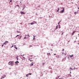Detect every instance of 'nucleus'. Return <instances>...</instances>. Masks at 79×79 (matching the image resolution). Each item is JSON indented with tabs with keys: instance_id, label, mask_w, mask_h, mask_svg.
I'll return each mask as SVG.
<instances>
[{
	"instance_id": "412c9836",
	"label": "nucleus",
	"mask_w": 79,
	"mask_h": 79,
	"mask_svg": "<svg viewBox=\"0 0 79 79\" xmlns=\"http://www.w3.org/2000/svg\"><path fill=\"white\" fill-rule=\"evenodd\" d=\"M25 8V6H23V9H24V8Z\"/></svg>"
},
{
	"instance_id": "4d7b16f0",
	"label": "nucleus",
	"mask_w": 79,
	"mask_h": 79,
	"mask_svg": "<svg viewBox=\"0 0 79 79\" xmlns=\"http://www.w3.org/2000/svg\"><path fill=\"white\" fill-rule=\"evenodd\" d=\"M78 9H79V7L78 8Z\"/></svg>"
},
{
	"instance_id": "603ef678",
	"label": "nucleus",
	"mask_w": 79,
	"mask_h": 79,
	"mask_svg": "<svg viewBox=\"0 0 79 79\" xmlns=\"http://www.w3.org/2000/svg\"><path fill=\"white\" fill-rule=\"evenodd\" d=\"M16 37H16V36L15 37V38H16Z\"/></svg>"
},
{
	"instance_id": "de8ad7c7",
	"label": "nucleus",
	"mask_w": 79,
	"mask_h": 79,
	"mask_svg": "<svg viewBox=\"0 0 79 79\" xmlns=\"http://www.w3.org/2000/svg\"><path fill=\"white\" fill-rule=\"evenodd\" d=\"M70 77H72V76L71 75H70Z\"/></svg>"
},
{
	"instance_id": "0e129e2a",
	"label": "nucleus",
	"mask_w": 79,
	"mask_h": 79,
	"mask_svg": "<svg viewBox=\"0 0 79 79\" xmlns=\"http://www.w3.org/2000/svg\"><path fill=\"white\" fill-rule=\"evenodd\" d=\"M70 73H71V72H70Z\"/></svg>"
},
{
	"instance_id": "cd10ccee",
	"label": "nucleus",
	"mask_w": 79,
	"mask_h": 79,
	"mask_svg": "<svg viewBox=\"0 0 79 79\" xmlns=\"http://www.w3.org/2000/svg\"><path fill=\"white\" fill-rule=\"evenodd\" d=\"M16 59H17V60H18V58L17 57Z\"/></svg>"
},
{
	"instance_id": "e433bc0d",
	"label": "nucleus",
	"mask_w": 79,
	"mask_h": 79,
	"mask_svg": "<svg viewBox=\"0 0 79 79\" xmlns=\"http://www.w3.org/2000/svg\"><path fill=\"white\" fill-rule=\"evenodd\" d=\"M76 13H77V14H78V12H76Z\"/></svg>"
},
{
	"instance_id": "09e8293b",
	"label": "nucleus",
	"mask_w": 79,
	"mask_h": 79,
	"mask_svg": "<svg viewBox=\"0 0 79 79\" xmlns=\"http://www.w3.org/2000/svg\"><path fill=\"white\" fill-rule=\"evenodd\" d=\"M59 77H60V76H58V78H59Z\"/></svg>"
},
{
	"instance_id": "9b49d317",
	"label": "nucleus",
	"mask_w": 79,
	"mask_h": 79,
	"mask_svg": "<svg viewBox=\"0 0 79 79\" xmlns=\"http://www.w3.org/2000/svg\"><path fill=\"white\" fill-rule=\"evenodd\" d=\"M33 63H34L33 62H32L31 63H32V64H31V66H33Z\"/></svg>"
},
{
	"instance_id": "39448f33",
	"label": "nucleus",
	"mask_w": 79,
	"mask_h": 79,
	"mask_svg": "<svg viewBox=\"0 0 79 79\" xmlns=\"http://www.w3.org/2000/svg\"><path fill=\"white\" fill-rule=\"evenodd\" d=\"M20 13L21 14V15H23H23H25V14H26V13H25V12H24L23 11L20 12Z\"/></svg>"
},
{
	"instance_id": "7c9ffc66",
	"label": "nucleus",
	"mask_w": 79,
	"mask_h": 79,
	"mask_svg": "<svg viewBox=\"0 0 79 79\" xmlns=\"http://www.w3.org/2000/svg\"><path fill=\"white\" fill-rule=\"evenodd\" d=\"M32 47V46L30 45L29 46V47Z\"/></svg>"
},
{
	"instance_id": "f03ea898",
	"label": "nucleus",
	"mask_w": 79,
	"mask_h": 79,
	"mask_svg": "<svg viewBox=\"0 0 79 79\" xmlns=\"http://www.w3.org/2000/svg\"><path fill=\"white\" fill-rule=\"evenodd\" d=\"M37 24V22H35V21L33 22V23H28V24H31V25H33V24Z\"/></svg>"
},
{
	"instance_id": "f704fd0d",
	"label": "nucleus",
	"mask_w": 79,
	"mask_h": 79,
	"mask_svg": "<svg viewBox=\"0 0 79 79\" xmlns=\"http://www.w3.org/2000/svg\"><path fill=\"white\" fill-rule=\"evenodd\" d=\"M30 60V61H33L32 60Z\"/></svg>"
},
{
	"instance_id": "79ce46f5",
	"label": "nucleus",
	"mask_w": 79,
	"mask_h": 79,
	"mask_svg": "<svg viewBox=\"0 0 79 79\" xmlns=\"http://www.w3.org/2000/svg\"><path fill=\"white\" fill-rule=\"evenodd\" d=\"M76 12H75L74 13V14H76Z\"/></svg>"
},
{
	"instance_id": "bf43d9fd",
	"label": "nucleus",
	"mask_w": 79,
	"mask_h": 79,
	"mask_svg": "<svg viewBox=\"0 0 79 79\" xmlns=\"http://www.w3.org/2000/svg\"><path fill=\"white\" fill-rule=\"evenodd\" d=\"M76 15V14H75V15Z\"/></svg>"
},
{
	"instance_id": "c756f323",
	"label": "nucleus",
	"mask_w": 79,
	"mask_h": 79,
	"mask_svg": "<svg viewBox=\"0 0 79 79\" xmlns=\"http://www.w3.org/2000/svg\"><path fill=\"white\" fill-rule=\"evenodd\" d=\"M59 26H60V27H59V28H60L61 27H60V25H59Z\"/></svg>"
},
{
	"instance_id": "a18cd8bd",
	"label": "nucleus",
	"mask_w": 79,
	"mask_h": 79,
	"mask_svg": "<svg viewBox=\"0 0 79 79\" xmlns=\"http://www.w3.org/2000/svg\"><path fill=\"white\" fill-rule=\"evenodd\" d=\"M36 15H37V16L38 15L37 14H36Z\"/></svg>"
},
{
	"instance_id": "37998d69",
	"label": "nucleus",
	"mask_w": 79,
	"mask_h": 79,
	"mask_svg": "<svg viewBox=\"0 0 79 79\" xmlns=\"http://www.w3.org/2000/svg\"><path fill=\"white\" fill-rule=\"evenodd\" d=\"M12 2V1L11 0V1H10V2Z\"/></svg>"
},
{
	"instance_id": "6e6d98bb",
	"label": "nucleus",
	"mask_w": 79,
	"mask_h": 79,
	"mask_svg": "<svg viewBox=\"0 0 79 79\" xmlns=\"http://www.w3.org/2000/svg\"><path fill=\"white\" fill-rule=\"evenodd\" d=\"M48 1H49V0H47Z\"/></svg>"
},
{
	"instance_id": "c85d7f7f",
	"label": "nucleus",
	"mask_w": 79,
	"mask_h": 79,
	"mask_svg": "<svg viewBox=\"0 0 79 79\" xmlns=\"http://www.w3.org/2000/svg\"><path fill=\"white\" fill-rule=\"evenodd\" d=\"M42 64H43V65L44 66V63H43Z\"/></svg>"
},
{
	"instance_id": "423d86ee",
	"label": "nucleus",
	"mask_w": 79,
	"mask_h": 79,
	"mask_svg": "<svg viewBox=\"0 0 79 79\" xmlns=\"http://www.w3.org/2000/svg\"><path fill=\"white\" fill-rule=\"evenodd\" d=\"M15 63L16 64H18L19 63V62L18 61H16V62H15Z\"/></svg>"
},
{
	"instance_id": "5701e85b",
	"label": "nucleus",
	"mask_w": 79,
	"mask_h": 79,
	"mask_svg": "<svg viewBox=\"0 0 79 79\" xmlns=\"http://www.w3.org/2000/svg\"><path fill=\"white\" fill-rule=\"evenodd\" d=\"M15 49H16V50H17L18 49V48H16V47H15Z\"/></svg>"
},
{
	"instance_id": "a19ab883",
	"label": "nucleus",
	"mask_w": 79,
	"mask_h": 79,
	"mask_svg": "<svg viewBox=\"0 0 79 79\" xmlns=\"http://www.w3.org/2000/svg\"><path fill=\"white\" fill-rule=\"evenodd\" d=\"M24 55H22L21 56H24Z\"/></svg>"
},
{
	"instance_id": "6e6552de",
	"label": "nucleus",
	"mask_w": 79,
	"mask_h": 79,
	"mask_svg": "<svg viewBox=\"0 0 79 79\" xmlns=\"http://www.w3.org/2000/svg\"><path fill=\"white\" fill-rule=\"evenodd\" d=\"M28 76H29V74H27L26 76V77H28Z\"/></svg>"
},
{
	"instance_id": "e2e57ef3",
	"label": "nucleus",
	"mask_w": 79,
	"mask_h": 79,
	"mask_svg": "<svg viewBox=\"0 0 79 79\" xmlns=\"http://www.w3.org/2000/svg\"><path fill=\"white\" fill-rule=\"evenodd\" d=\"M76 69H77V68H76Z\"/></svg>"
},
{
	"instance_id": "58836bf2",
	"label": "nucleus",
	"mask_w": 79,
	"mask_h": 79,
	"mask_svg": "<svg viewBox=\"0 0 79 79\" xmlns=\"http://www.w3.org/2000/svg\"><path fill=\"white\" fill-rule=\"evenodd\" d=\"M56 55V54H54V55Z\"/></svg>"
},
{
	"instance_id": "052dcab7",
	"label": "nucleus",
	"mask_w": 79,
	"mask_h": 79,
	"mask_svg": "<svg viewBox=\"0 0 79 79\" xmlns=\"http://www.w3.org/2000/svg\"><path fill=\"white\" fill-rule=\"evenodd\" d=\"M29 37H30V36H29Z\"/></svg>"
},
{
	"instance_id": "2f4dec72",
	"label": "nucleus",
	"mask_w": 79,
	"mask_h": 79,
	"mask_svg": "<svg viewBox=\"0 0 79 79\" xmlns=\"http://www.w3.org/2000/svg\"><path fill=\"white\" fill-rule=\"evenodd\" d=\"M75 69H76V68L74 67L73 69L74 70H75Z\"/></svg>"
},
{
	"instance_id": "4be33fe9",
	"label": "nucleus",
	"mask_w": 79,
	"mask_h": 79,
	"mask_svg": "<svg viewBox=\"0 0 79 79\" xmlns=\"http://www.w3.org/2000/svg\"><path fill=\"white\" fill-rule=\"evenodd\" d=\"M48 54H49V55H51V54H50V53H48Z\"/></svg>"
},
{
	"instance_id": "bb28decb",
	"label": "nucleus",
	"mask_w": 79,
	"mask_h": 79,
	"mask_svg": "<svg viewBox=\"0 0 79 79\" xmlns=\"http://www.w3.org/2000/svg\"><path fill=\"white\" fill-rule=\"evenodd\" d=\"M20 39H21V38L22 36H20Z\"/></svg>"
},
{
	"instance_id": "a211bd4d",
	"label": "nucleus",
	"mask_w": 79,
	"mask_h": 79,
	"mask_svg": "<svg viewBox=\"0 0 79 79\" xmlns=\"http://www.w3.org/2000/svg\"><path fill=\"white\" fill-rule=\"evenodd\" d=\"M3 78H5V77H2L0 79H3Z\"/></svg>"
},
{
	"instance_id": "aec40b11",
	"label": "nucleus",
	"mask_w": 79,
	"mask_h": 79,
	"mask_svg": "<svg viewBox=\"0 0 79 79\" xmlns=\"http://www.w3.org/2000/svg\"><path fill=\"white\" fill-rule=\"evenodd\" d=\"M23 59L24 60H25V57H23Z\"/></svg>"
},
{
	"instance_id": "f257e3e1",
	"label": "nucleus",
	"mask_w": 79,
	"mask_h": 79,
	"mask_svg": "<svg viewBox=\"0 0 79 79\" xmlns=\"http://www.w3.org/2000/svg\"><path fill=\"white\" fill-rule=\"evenodd\" d=\"M14 61H11L8 62V64L9 65H10V66H13L14 65Z\"/></svg>"
},
{
	"instance_id": "864d4df0",
	"label": "nucleus",
	"mask_w": 79,
	"mask_h": 79,
	"mask_svg": "<svg viewBox=\"0 0 79 79\" xmlns=\"http://www.w3.org/2000/svg\"><path fill=\"white\" fill-rule=\"evenodd\" d=\"M17 57H18V56H17Z\"/></svg>"
},
{
	"instance_id": "5fc2aeb1",
	"label": "nucleus",
	"mask_w": 79,
	"mask_h": 79,
	"mask_svg": "<svg viewBox=\"0 0 79 79\" xmlns=\"http://www.w3.org/2000/svg\"><path fill=\"white\" fill-rule=\"evenodd\" d=\"M41 74L42 73V72H41Z\"/></svg>"
},
{
	"instance_id": "4468645a",
	"label": "nucleus",
	"mask_w": 79,
	"mask_h": 79,
	"mask_svg": "<svg viewBox=\"0 0 79 79\" xmlns=\"http://www.w3.org/2000/svg\"><path fill=\"white\" fill-rule=\"evenodd\" d=\"M17 33H20V32H21L19 31H17Z\"/></svg>"
},
{
	"instance_id": "a878e982",
	"label": "nucleus",
	"mask_w": 79,
	"mask_h": 79,
	"mask_svg": "<svg viewBox=\"0 0 79 79\" xmlns=\"http://www.w3.org/2000/svg\"><path fill=\"white\" fill-rule=\"evenodd\" d=\"M64 49H63V50H62V51L64 52Z\"/></svg>"
},
{
	"instance_id": "680f3d73",
	"label": "nucleus",
	"mask_w": 79,
	"mask_h": 79,
	"mask_svg": "<svg viewBox=\"0 0 79 79\" xmlns=\"http://www.w3.org/2000/svg\"><path fill=\"white\" fill-rule=\"evenodd\" d=\"M78 35H79V34H78Z\"/></svg>"
},
{
	"instance_id": "13d9d810",
	"label": "nucleus",
	"mask_w": 79,
	"mask_h": 79,
	"mask_svg": "<svg viewBox=\"0 0 79 79\" xmlns=\"http://www.w3.org/2000/svg\"><path fill=\"white\" fill-rule=\"evenodd\" d=\"M66 55V54H65V55Z\"/></svg>"
},
{
	"instance_id": "3c124183",
	"label": "nucleus",
	"mask_w": 79,
	"mask_h": 79,
	"mask_svg": "<svg viewBox=\"0 0 79 79\" xmlns=\"http://www.w3.org/2000/svg\"><path fill=\"white\" fill-rule=\"evenodd\" d=\"M56 79H58V78H57V77H56Z\"/></svg>"
},
{
	"instance_id": "49530a36",
	"label": "nucleus",
	"mask_w": 79,
	"mask_h": 79,
	"mask_svg": "<svg viewBox=\"0 0 79 79\" xmlns=\"http://www.w3.org/2000/svg\"><path fill=\"white\" fill-rule=\"evenodd\" d=\"M22 10H23H23H24V9H23Z\"/></svg>"
},
{
	"instance_id": "b1692460",
	"label": "nucleus",
	"mask_w": 79,
	"mask_h": 79,
	"mask_svg": "<svg viewBox=\"0 0 79 79\" xmlns=\"http://www.w3.org/2000/svg\"><path fill=\"white\" fill-rule=\"evenodd\" d=\"M61 22V21H60L58 23V24L59 25L60 24V23Z\"/></svg>"
},
{
	"instance_id": "4c0bfd02",
	"label": "nucleus",
	"mask_w": 79,
	"mask_h": 79,
	"mask_svg": "<svg viewBox=\"0 0 79 79\" xmlns=\"http://www.w3.org/2000/svg\"><path fill=\"white\" fill-rule=\"evenodd\" d=\"M18 36H19V35H17L16 36V37H18Z\"/></svg>"
},
{
	"instance_id": "dca6fc26",
	"label": "nucleus",
	"mask_w": 79,
	"mask_h": 79,
	"mask_svg": "<svg viewBox=\"0 0 79 79\" xmlns=\"http://www.w3.org/2000/svg\"><path fill=\"white\" fill-rule=\"evenodd\" d=\"M43 76V74H42L41 75H40L41 77H42Z\"/></svg>"
},
{
	"instance_id": "7ed1b4c3",
	"label": "nucleus",
	"mask_w": 79,
	"mask_h": 79,
	"mask_svg": "<svg viewBox=\"0 0 79 79\" xmlns=\"http://www.w3.org/2000/svg\"><path fill=\"white\" fill-rule=\"evenodd\" d=\"M9 42L8 41H5L4 43H3L4 44V45H6L7 44H8Z\"/></svg>"
},
{
	"instance_id": "c9c22d12",
	"label": "nucleus",
	"mask_w": 79,
	"mask_h": 79,
	"mask_svg": "<svg viewBox=\"0 0 79 79\" xmlns=\"http://www.w3.org/2000/svg\"><path fill=\"white\" fill-rule=\"evenodd\" d=\"M59 79H63V78H59Z\"/></svg>"
},
{
	"instance_id": "ea45409f",
	"label": "nucleus",
	"mask_w": 79,
	"mask_h": 79,
	"mask_svg": "<svg viewBox=\"0 0 79 79\" xmlns=\"http://www.w3.org/2000/svg\"><path fill=\"white\" fill-rule=\"evenodd\" d=\"M63 32H62L61 35H63Z\"/></svg>"
},
{
	"instance_id": "393cba45",
	"label": "nucleus",
	"mask_w": 79,
	"mask_h": 79,
	"mask_svg": "<svg viewBox=\"0 0 79 79\" xmlns=\"http://www.w3.org/2000/svg\"><path fill=\"white\" fill-rule=\"evenodd\" d=\"M5 45V44L3 43V44L2 45V47H3V45Z\"/></svg>"
},
{
	"instance_id": "8fccbe9b",
	"label": "nucleus",
	"mask_w": 79,
	"mask_h": 79,
	"mask_svg": "<svg viewBox=\"0 0 79 79\" xmlns=\"http://www.w3.org/2000/svg\"><path fill=\"white\" fill-rule=\"evenodd\" d=\"M38 7H40V6H38Z\"/></svg>"
},
{
	"instance_id": "72a5a7b5",
	"label": "nucleus",
	"mask_w": 79,
	"mask_h": 79,
	"mask_svg": "<svg viewBox=\"0 0 79 79\" xmlns=\"http://www.w3.org/2000/svg\"><path fill=\"white\" fill-rule=\"evenodd\" d=\"M13 47V45H12V46L11 47H10V48H12V47Z\"/></svg>"
},
{
	"instance_id": "f8f14e48",
	"label": "nucleus",
	"mask_w": 79,
	"mask_h": 79,
	"mask_svg": "<svg viewBox=\"0 0 79 79\" xmlns=\"http://www.w3.org/2000/svg\"><path fill=\"white\" fill-rule=\"evenodd\" d=\"M59 10H60V8H58V10H57V12H58Z\"/></svg>"
},
{
	"instance_id": "f3484780",
	"label": "nucleus",
	"mask_w": 79,
	"mask_h": 79,
	"mask_svg": "<svg viewBox=\"0 0 79 79\" xmlns=\"http://www.w3.org/2000/svg\"><path fill=\"white\" fill-rule=\"evenodd\" d=\"M33 40H35V37L34 36L33 38Z\"/></svg>"
},
{
	"instance_id": "c03bdc74",
	"label": "nucleus",
	"mask_w": 79,
	"mask_h": 79,
	"mask_svg": "<svg viewBox=\"0 0 79 79\" xmlns=\"http://www.w3.org/2000/svg\"><path fill=\"white\" fill-rule=\"evenodd\" d=\"M17 6H19V5H17Z\"/></svg>"
},
{
	"instance_id": "0eeeda50",
	"label": "nucleus",
	"mask_w": 79,
	"mask_h": 79,
	"mask_svg": "<svg viewBox=\"0 0 79 79\" xmlns=\"http://www.w3.org/2000/svg\"><path fill=\"white\" fill-rule=\"evenodd\" d=\"M75 32H76L75 31H73V32L72 33V35H73L75 33Z\"/></svg>"
},
{
	"instance_id": "20e7f679",
	"label": "nucleus",
	"mask_w": 79,
	"mask_h": 79,
	"mask_svg": "<svg viewBox=\"0 0 79 79\" xmlns=\"http://www.w3.org/2000/svg\"><path fill=\"white\" fill-rule=\"evenodd\" d=\"M62 9H63V10L60 11V13H63L64 11V8H62Z\"/></svg>"
},
{
	"instance_id": "ddd939ff",
	"label": "nucleus",
	"mask_w": 79,
	"mask_h": 79,
	"mask_svg": "<svg viewBox=\"0 0 79 79\" xmlns=\"http://www.w3.org/2000/svg\"><path fill=\"white\" fill-rule=\"evenodd\" d=\"M62 55H65V53H62Z\"/></svg>"
},
{
	"instance_id": "9d476101",
	"label": "nucleus",
	"mask_w": 79,
	"mask_h": 79,
	"mask_svg": "<svg viewBox=\"0 0 79 79\" xmlns=\"http://www.w3.org/2000/svg\"><path fill=\"white\" fill-rule=\"evenodd\" d=\"M71 57H73V55H72L71 56L69 55Z\"/></svg>"
},
{
	"instance_id": "69168bd1",
	"label": "nucleus",
	"mask_w": 79,
	"mask_h": 79,
	"mask_svg": "<svg viewBox=\"0 0 79 79\" xmlns=\"http://www.w3.org/2000/svg\"><path fill=\"white\" fill-rule=\"evenodd\" d=\"M48 56H49V55H48Z\"/></svg>"
},
{
	"instance_id": "6ab92c4d",
	"label": "nucleus",
	"mask_w": 79,
	"mask_h": 79,
	"mask_svg": "<svg viewBox=\"0 0 79 79\" xmlns=\"http://www.w3.org/2000/svg\"><path fill=\"white\" fill-rule=\"evenodd\" d=\"M58 29V26H57L56 27V29Z\"/></svg>"
},
{
	"instance_id": "473e14b6",
	"label": "nucleus",
	"mask_w": 79,
	"mask_h": 79,
	"mask_svg": "<svg viewBox=\"0 0 79 79\" xmlns=\"http://www.w3.org/2000/svg\"><path fill=\"white\" fill-rule=\"evenodd\" d=\"M26 38H26V37H24V39H26Z\"/></svg>"
},
{
	"instance_id": "1a4fd4ad",
	"label": "nucleus",
	"mask_w": 79,
	"mask_h": 79,
	"mask_svg": "<svg viewBox=\"0 0 79 79\" xmlns=\"http://www.w3.org/2000/svg\"><path fill=\"white\" fill-rule=\"evenodd\" d=\"M73 68H70V71H72V70H73Z\"/></svg>"
},
{
	"instance_id": "2eb2a0df",
	"label": "nucleus",
	"mask_w": 79,
	"mask_h": 79,
	"mask_svg": "<svg viewBox=\"0 0 79 79\" xmlns=\"http://www.w3.org/2000/svg\"><path fill=\"white\" fill-rule=\"evenodd\" d=\"M28 75H31L32 73H29L28 74Z\"/></svg>"
}]
</instances>
